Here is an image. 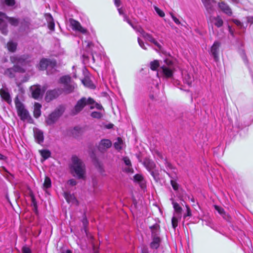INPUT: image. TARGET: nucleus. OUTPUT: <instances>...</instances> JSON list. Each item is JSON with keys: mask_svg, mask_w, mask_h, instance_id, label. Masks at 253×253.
I'll list each match as a JSON object with an SVG mask.
<instances>
[{"mask_svg": "<svg viewBox=\"0 0 253 253\" xmlns=\"http://www.w3.org/2000/svg\"><path fill=\"white\" fill-rule=\"evenodd\" d=\"M58 83L63 84V87H56L47 90L45 96V100L47 102H50L57 99L63 93L68 94L73 92L76 86V84L68 75L60 77L58 80Z\"/></svg>", "mask_w": 253, "mask_h": 253, "instance_id": "nucleus-1", "label": "nucleus"}, {"mask_svg": "<svg viewBox=\"0 0 253 253\" xmlns=\"http://www.w3.org/2000/svg\"><path fill=\"white\" fill-rule=\"evenodd\" d=\"M143 165L154 180L158 181L159 180V170L156 169L155 163L151 160L146 159L143 162Z\"/></svg>", "mask_w": 253, "mask_h": 253, "instance_id": "nucleus-6", "label": "nucleus"}, {"mask_svg": "<svg viewBox=\"0 0 253 253\" xmlns=\"http://www.w3.org/2000/svg\"><path fill=\"white\" fill-rule=\"evenodd\" d=\"M3 15L5 18L7 20L9 23L12 26L17 27L19 25L20 18H17L15 17H10L7 16L5 13L0 12Z\"/></svg>", "mask_w": 253, "mask_h": 253, "instance_id": "nucleus-17", "label": "nucleus"}, {"mask_svg": "<svg viewBox=\"0 0 253 253\" xmlns=\"http://www.w3.org/2000/svg\"><path fill=\"white\" fill-rule=\"evenodd\" d=\"M111 144H112V143H99V147H106L107 148H109L110 147H111Z\"/></svg>", "mask_w": 253, "mask_h": 253, "instance_id": "nucleus-60", "label": "nucleus"}, {"mask_svg": "<svg viewBox=\"0 0 253 253\" xmlns=\"http://www.w3.org/2000/svg\"><path fill=\"white\" fill-rule=\"evenodd\" d=\"M32 97L35 99L42 98L45 92V89L40 84H36L30 87Z\"/></svg>", "mask_w": 253, "mask_h": 253, "instance_id": "nucleus-10", "label": "nucleus"}, {"mask_svg": "<svg viewBox=\"0 0 253 253\" xmlns=\"http://www.w3.org/2000/svg\"><path fill=\"white\" fill-rule=\"evenodd\" d=\"M140 33L146 40L151 42V43L154 42L155 39L151 34L145 32L143 30H141Z\"/></svg>", "mask_w": 253, "mask_h": 253, "instance_id": "nucleus-35", "label": "nucleus"}, {"mask_svg": "<svg viewBox=\"0 0 253 253\" xmlns=\"http://www.w3.org/2000/svg\"><path fill=\"white\" fill-rule=\"evenodd\" d=\"M183 81L184 84H187L189 86H191L193 78L187 73H182Z\"/></svg>", "mask_w": 253, "mask_h": 253, "instance_id": "nucleus-25", "label": "nucleus"}, {"mask_svg": "<svg viewBox=\"0 0 253 253\" xmlns=\"http://www.w3.org/2000/svg\"><path fill=\"white\" fill-rule=\"evenodd\" d=\"M77 183V181L74 179H71L68 181V184L71 186H75Z\"/></svg>", "mask_w": 253, "mask_h": 253, "instance_id": "nucleus-59", "label": "nucleus"}, {"mask_svg": "<svg viewBox=\"0 0 253 253\" xmlns=\"http://www.w3.org/2000/svg\"><path fill=\"white\" fill-rule=\"evenodd\" d=\"M138 42L139 46L144 49H147L146 47L145 46L144 42L140 39V38H138L137 39Z\"/></svg>", "mask_w": 253, "mask_h": 253, "instance_id": "nucleus-53", "label": "nucleus"}, {"mask_svg": "<svg viewBox=\"0 0 253 253\" xmlns=\"http://www.w3.org/2000/svg\"><path fill=\"white\" fill-rule=\"evenodd\" d=\"M159 228L158 224H155L151 227L152 235H157Z\"/></svg>", "mask_w": 253, "mask_h": 253, "instance_id": "nucleus-46", "label": "nucleus"}, {"mask_svg": "<svg viewBox=\"0 0 253 253\" xmlns=\"http://www.w3.org/2000/svg\"><path fill=\"white\" fill-rule=\"evenodd\" d=\"M84 42L87 43V44H86L87 47L90 48L93 45L92 42L85 41Z\"/></svg>", "mask_w": 253, "mask_h": 253, "instance_id": "nucleus-64", "label": "nucleus"}, {"mask_svg": "<svg viewBox=\"0 0 253 253\" xmlns=\"http://www.w3.org/2000/svg\"><path fill=\"white\" fill-rule=\"evenodd\" d=\"M34 137L37 142H43L44 139L43 132L40 130L34 131Z\"/></svg>", "mask_w": 253, "mask_h": 253, "instance_id": "nucleus-30", "label": "nucleus"}, {"mask_svg": "<svg viewBox=\"0 0 253 253\" xmlns=\"http://www.w3.org/2000/svg\"><path fill=\"white\" fill-rule=\"evenodd\" d=\"M225 146L224 143H220L217 147L213 148V154L217 157L223 156Z\"/></svg>", "mask_w": 253, "mask_h": 253, "instance_id": "nucleus-20", "label": "nucleus"}, {"mask_svg": "<svg viewBox=\"0 0 253 253\" xmlns=\"http://www.w3.org/2000/svg\"><path fill=\"white\" fill-rule=\"evenodd\" d=\"M154 8L157 14L161 17H164L165 16L164 12L156 6H154Z\"/></svg>", "mask_w": 253, "mask_h": 253, "instance_id": "nucleus-49", "label": "nucleus"}, {"mask_svg": "<svg viewBox=\"0 0 253 253\" xmlns=\"http://www.w3.org/2000/svg\"><path fill=\"white\" fill-rule=\"evenodd\" d=\"M221 43L219 42L215 41L210 48V54L213 57L214 61L217 62L219 60V47Z\"/></svg>", "mask_w": 253, "mask_h": 253, "instance_id": "nucleus-12", "label": "nucleus"}, {"mask_svg": "<svg viewBox=\"0 0 253 253\" xmlns=\"http://www.w3.org/2000/svg\"><path fill=\"white\" fill-rule=\"evenodd\" d=\"M206 9L207 12L209 14L212 13L214 11L213 5L216 1L214 0H201Z\"/></svg>", "mask_w": 253, "mask_h": 253, "instance_id": "nucleus-15", "label": "nucleus"}, {"mask_svg": "<svg viewBox=\"0 0 253 253\" xmlns=\"http://www.w3.org/2000/svg\"><path fill=\"white\" fill-rule=\"evenodd\" d=\"M164 171L168 174V175L171 178L170 180V184L171 186L172 187V188L175 190L176 191L178 189V184L174 180L176 178V172L174 171V174H170L169 172L165 170H164Z\"/></svg>", "mask_w": 253, "mask_h": 253, "instance_id": "nucleus-18", "label": "nucleus"}, {"mask_svg": "<svg viewBox=\"0 0 253 253\" xmlns=\"http://www.w3.org/2000/svg\"><path fill=\"white\" fill-rule=\"evenodd\" d=\"M43 187L45 188H49L51 186V181L49 177L46 176L43 184Z\"/></svg>", "mask_w": 253, "mask_h": 253, "instance_id": "nucleus-44", "label": "nucleus"}, {"mask_svg": "<svg viewBox=\"0 0 253 253\" xmlns=\"http://www.w3.org/2000/svg\"><path fill=\"white\" fill-rule=\"evenodd\" d=\"M18 44L16 42L13 41H9L6 44V46L8 51L11 53H14L16 51Z\"/></svg>", "mask_w": 253, "mask_h": 253, "instance_id": "nucleus-27", "label": "nucleus"}, {"mask_svg": "<svg viewBox=\"0 0 253 253\" xmlns=\"http://www.w3.org/2000/svg\"><path fill=\"white\" fill-rule=\"evenodd\" d=\"M90 116L93 118L100 119L102 117V114L98 111H93L90 114Z\"/></svg>", "mask_w": 253, "mask_h": 253, "instance_id": "nucleus-48", "label": "nucleus"}, {"mask_svg": "<svg viewBox=\"0 0 253 253\" xmlns=\"http://www.w3.org/2000/svg\"><path fill=\"white\" fill-rule=\"evenodd\" d=\"M153 240L150 244V247L153 249H157L160 246L161 239L157 235H153Z\"/></svg>", "mask_w": 253, "mask_h": 253, "instance_id": "nucleus-26", "label": "nucleus"}, {"mask_svg": "<svg viewBox=\"0 0 253 253\" xmlns=\"http://www.w3.org/2000/svg\"><path fill=\"white\" fill-rule=\"evenodd\" d=\"M218 6L219 8L222 11L223 13L228 16H231L232 14V11L230 6L224 1H221L218 3Z\"/></svg>", "mask_w": 253, "mask_h": 253, "instance_id": "nucleus-14", "label": "nucleus"}, {"mask_svg": "<svg viewBox=\"0 0 253 253\" xmlns=\"http://www.w3.org/2000/svg\"><path fill=\"white\" fill-rule=\"evenodd\" d=\"M4 75L10 78H13L15 76V73L12 67L7 68L4 71Z\"/></svg>", "mask_w": 253, "mask_h": 253, "instance_id": "nucleus-40", "label": "nucleus"}, {"mask_svg": "<svg viewBox=\"0 0 253 253\" xmlns=\"http://www.w3.org/2000/svg\"><path fill=\"white\" fill-rule=\"evenodd\" d=\"M34 109V117L38 119L41 116L42 104L39 102H35Z\"/></svg>", "mask_w": 253, "mask_h": 253, "instance_id": "nucleus-22", "label": "nucleus"}, {"mask_svg": "<svg viewBox=\"0 0 253 253\" xmlns=\"http://www.w3.org/2000/svg\"><path fill=\"white\" fill-rule=\"evenodd\" d=\"M170 201H171V204H172L173 208L174 210V211H175L176 213L175 214L176 215H181V211H182V208L180 206V205L176 202H175L173 199L171 198L170 199Z\"/></svg>", "mask_w": 253, "mask_h": 253, "instance_id": "nucleus-31", "label": "nucleus"}, {"mask_svg": "<svg viewBox=\"0 0 253 253\" xmlns=\"http://www.w3.org/2000/svg\"><path fill=\"white\" fill-rule=\"evenodd\" d=\"M247 23H250L251 24L253 23V16H248L246 17Z\"/></svg>", "mask_w": 253, "mask_h": 253, "instance_id": "nucleus-61", "label": "nucleus"}, {"mask_svg": "<svg viewBox=\"0 0 253 253\" xmlns=\"http://www.w3.org/2000/svg\"><path fill=\"white\" fill-rule=\"evenodd\" d=\"M15 107L17 110L18 116L22 121H27L28 123L32 124L34 120L31 116L29 111L26 109L24 104L19 100L18 97L15 99Z\"/></svg>", "mask_w": 253, "mask_h": 253, "instance_id": "nucleus-3", "label": "nucleus"}, {"mask_svg": "<svg viewBox=\"0 0 253 253\" xmlns=\"http://www.w3.org/2000/svg\"><path fill=\"white\" fill-rule=\"evenodd\" d=\"M83 128L79 126H76L71 130V133L73 137H78L81 136L83 133Z\"/></svg>", "mask_w": 253, "mask_h": 253, "instance_id": "nucleus-23", "label": "nucleus"}, {"mask_svg": "<svg viewBox=\"0 0 253 253\" xmlns=\"http://www.w3.org/2000/svg\"><path fill=\"white\" fill-rule=\"evenodd\" d=\"M124 143H114V147L116 149L120 150L123 148V145Z\"/></svg>", "mask_w": 253, "mask_h": 253, "instance_id": "nucleus-57", "label": "nucleus"}, {"mask_svg": "<svg viewBox=\"0 0 253 253\" xmlns=\"http://www.w3.org/2000/svg\"><path fill=\"white\" fill-rule=\"evenodd\" d=\"M159 73L165 79H172L173 77L174 69L169 66L163 65L160 67Z\"/></svg>", "mask_w": 253, "mask_h": 253, "instance_id": "nucleus-11", "label": "nucleus"}, {"mask_svg": "<svg viewBox=\"0 0 253 253\" xmlns=\"http://www.w3.org/2000/svg\"><path fill=\"white\" fill-rule=\"evenodd\" d=\"M70 27L73 31H77L79 28H81V24L77 20L71 18L69 20Z\"/></svg>", "mask_w": 253, "mask_h": 253, "instance_id": "nucleus-29", "label": "nucleus"}, {"mask_svg": "<svg viewBox=\"0 0 253 253\" xmlns=\"http://www.w3.org/2000/svg\"><path fill=\"white\" fill-rule=\"evenodd\" d=\"M214 25L217 28H220L223 26V21L219 16L213 18Z\"/></svg>", "mask_w": 253, "mask_h": 253, "instance_id": "nucleus-33", "label": "nucleus"}, {"mask_svg": "<svg viewBox=\"0 0 253 253\" xmlns=\"http://www.w3.org/2000/svg\"><path fill=\"white\" fill-rule=\"evenodd\" d=\"M93 102L94 99L90 97H88V98H86L85 97H82L77 101L73 109L72 110V114L73 115H78L86 106H89V104H91Z\"/></svg>", "mask_w": 253, "mask_h": 253, "instance_id": "nucleus-5", "label": "nucleus"}, {"mask_svg": "<svg viewBox=\"0 0 253 253\" xmlns=\"http://www.w3.org/2000/svg\"><path fill=\"white\" fill-rule=\"evenodd\" d=\"M152 43H153L156 46H157L159 50L162 49V46L155 39Z\"/></svg>", "mask_w": 253, "mask_h": 253, "instance_id": "nucleus-56", "label": "nucleus"}, {"mask_svg": "<svg viewBox=\"0 0 253 253\" xmlns=\"http://www.w3.org/2000/svg\"><path fill=\"white\" fill-rule=\"evenodd\" d=\"M165 161V165L167 169V170L171 169L172 170V174H174V171H176L175 168L170 163H169L166 159L164 160Z\"/></svg>", "mask_w": 253, "mask_h": 253, "instance_id": "nucleus-45", "label": "nucleus"}, {"mask_svg": "<svg viewBox=\"0 0 253 253\" xmlns=\"http://www.w3.org/2000/svg\"><path fill=\"white\" fill-rule=\"evenodd\" d=\"M170 16L172 18V19L173 20V21L174 22V23L177 24V25H180V21L179 20V19L178 18H177L172 13H170Z\"/></svg>", "mask_w": 253, "mask_h": 253, "instance_id": "nucleus-52", "label": "nucleus"}, {"mask_svg": "<svg viewBox=\"0 0 253 253\" xmlns=\"http://www.w3.org/2000/svg\"><path fill=\"white\" fill-rule=\"evenodd\" d=\"M19 31L24 32L28 30L30 28V22L28 18H20L19 22Z\"/></svg>", "mask_w": 253, "mask_h": 253, "instance_id": "nucleus-16", "label": "nucleus"}, {"mask_svg": "<svg viewBox=\"0 0 253 253\" xmlns=\"http://www.w3.org/2000/svg\"><path fill=\"white\" fill-rule=\"evenodd\" d=\"M0 31L1 33L4 35H6L8 33L7 24L5 21L2 19L0 18Z\"/></svg>", "mask_w": 253, "mask_h": 253, "instance_id": "nucleus-28", "label": "nucleus"}, {"mask_svg": "<svg viewBox=\"0 0 253 253\" xmlns=\"http://www.w3.org/2000/svg\"><path fill=\"white\" fill-rule=\"evenodd\" d=\"M30 58L28 54L14 55L10 57V60L13 64L25 66L30 62Z\"/></svg>", "mask_w": 253, "mask_h": 253, "instance_id": "nucleus-7", "label": "nucleus"}, {"mask_svg": "<svg viewBox=\"0 0 253 253\" xmlns=\"http://www.w3.org/2000/svg\"><path fill=\"white\" fill-rule=\"evenodd\" d=\"M249 125V123L247 125H244L238 121L235 123V127L238 129V132L240 135H241L242 131H244L245 133L248 131V128L247 126H248Z\"/></svg>", "mask_w": 253, "mask_h": 253, "instance_id": "nucleus-21", "label": "nucleus"}, {"mask_svg": "<svg viewBox=\"0 0 253 253\" xmlns=\"http://www.w3.org/2000/svg\"><path fill=\"white\" fill-rule=\"evenodd\" d=\"M0 95L1 99L8 104H10L12 102V99L10 94L7 88H2L0 89Z\"/></svg>", "mask_w": 253, "mask_h": 253, "instance_id": "nucleus-13", "label": "nucleus"}, {"mask_svg": "<svg viewBox=\"0 0 253 253\" xmlns=\"http://www.w3.org/2000/svg\"><path fill=\"white\" fill-rule=\"evenodd\" d=\"M82 223H83V226H84V232L86 233V234H87V227L88 226V220H87L86 216H84L83 218V219L82 220Z\"/></svg>", "mask_w": 253, "mask_h": 253, "instance_id": "nucleus-50", "label": "nucleus"}, {"mask_svg": "<svg viewBox=\"0 0 253 253\" xmlns=\"http://www.w3.org/2000/svg\"><path fill=\"white\" fill-rule=\"evenodd\" d=\"M65 110V107L60 105L45 118V122L47 126H52L56 123Z\"/></svg>", "mask_w": 253, "mask_h": 253, "instance_id": "nucleus-4", "label": "nucleus"}, {"mask_svg": "<svg viewBox=\"0 0 253 253\" xmlns=\"http://www.w3.org/2000/svg\"><path fill=\"white\" fill-rule=\"evenodd\" d=\"M123 160L125 165L127 166V168L125 169V171L128 173L133 172V170L131 168V164L129 159L127 157H125Z\"/></svg>", "mask_w": 253, "mask_h": 253, "instance_id": "nucleus-32", "label": "nucleus"}, {"mask_svg": "<svg viewBox=\"0 0 253 253\" xmlns=\"http://www.w3.org/2000/svg\"><path fill=\"white\" fill-rule=\"evenodd\" d=\"M181 215L174 214L171 219V224L172 227L175 229L178 225V222L179 220L181 218Z\"/></svg>", "mask_w": 253, "mask_h": 253, "instance_id": "nucleus-34", "label": "nucleus"}, {"mask_svg": "<svg viewBox=\"0 0 253 253\" xmlns=\"http://www.w3.org/2000/svg\"><path fill=\"white\" fill-rule=\"evenodd\" d=\"M215 209L221 215H224L225 214L224 210L223 208L219 207L217 206H214Z\"/></svg>", "mask_w": 253, "mask_h": 253, "instance_id": "nucleus-51", "label": "nucleus"}, {"mask_svg": "<svg viewBox=\"0 0 253 253\" xmlns=\"http://www.w3.org/2000/svg\"><path fill=\"white\" fill-rule=\"evenodd\" d=\"M22 252L23 253H31V250L29 248L24 246L22 248Z\"/></svg>", "mask_w": 253, "mask_h": 253, "instance_id": "nucleus-58", "label": "nucleus"}, {"mask_svg": "<svg viewBox=\"0 0 253 253\" xmlns=\"http://www.w3.org/2000/svg\"><path fill=\"white\" fill-rule=\"evenodd\" d=\"M12 68L13 69L14 73H23L25 72V70L23 68V66L18 65L17 64H14V66Z\"/></svg>", "mask_w": 253, "mask_h": 253, "instance_id": "nucleus-39", "label": "nucleus"}, {"mask_svg": "<svg viewBox=\"0 0 253 253\" xmlns=\"http://www.w3.org/2000/svg\"><path fill=\"white\" fill-rule=\"evenodd\" d=\"M149 98L152 102L156 100V96L152 94L149 95Z\"/></svg>", "mask_w": 253, "mask_h": 253, "instance_id": "nucleus-62", "label": "nucleus"}, {"mask_svg": "<svg viewBox=\"0 0 253 253\" xmlns=\"http://www.w3.org/2000/svg\"><path fill=\"white\" fill-rule=\"evenodd\" d=\"M0 1L3 5L9 7L13 6L16 4L15 0H1Z\"/></svg>", "mask_w": 253, "mask_h": 253, "instance_id": "nucleus-41", "label": "nucleus"}, {"mask_svg": "<svg viewBox=\"0 0 253 253\" xmlns=\"http://www.w3.org/2000/svg\"><path fill=\"white\" fill-rule=\"evenodd\" d=\"M121 1L120 0H114V3L115 6L118 8L121 5Z\"/></svg>", "mask_w": 253, "mask_h": 253, "instance_id": "nucleus-63", "label": "nucleus"}, {"mask_svg": "<svg viewBox=\"0 0 253 253\" xmlns=\"http://www.w3.org/2000/svg\"><path fill=\"white\" fill-rule=\"evenodd\" d=\"M95 108L98 110H100L103 109L102 106L100 104L96 102L94 100V102L92 103L89 104V109L92 110L94 109Z\"/></svg>", "mask_w": 253, "mask_h": 253, "instance_id": "nucleus-42", "label": "nucleus"}, {"mask_svg": "<svg viewBox=\"0 0 253 253\" xmlns=\"http://www.w3.org/2000/svg\"><path fill=\"white\" fill-rule=\"evenodd\" d=\"M160 66L159 61L157 60H154L150 63V68L153 71H157Z\"/></svg>", "mask_w": 253, "mask_h": 253, "instance_id": "nucleus-36", "label": "nucleus"}, {"mask_svg": "<svg viewBox=\"0 0 253 253\" xmlns=\"http://www.w3.org/2000/svg\"><path fill=\"white\" fill-rule=\"evenodd\" d=\"M232 22L236 25L237 27L239 30L242 31L241 32H237L236 31L235 29L233 28L232 26L228 25V30L229 34L233 38H234L235 36V34H241L242 32H244L245 30L247 27V23H246V26H245L243 23L241 22L240 20L238 19H233Z\"/></svg>", "mask_w": 253, "mask_h": 253, "instance_id": "nucleus-8", "label": "nucleus"}, {"mask_svg": "<svg viewBox=\"0 0 253 253\" xmlns=\"http://www.w3.org/2000/svg\"><path fill=\"white\" fill-rule=\"evenodd\" d=\"M133 180L135 182H138L142 187L143 181V177L141 174H136L133 176Z\"/></svg>", "mask_w": 253, "mask_h": 253, "instance_id": "nucleus-43", "label": "nucleus"}, {"mask_svg": "<svg viewBox=\"0 0 253 253\" xmlns=\"http://www.w3.org/2000/svg\"><path fill=\"white\" fill-rule=\"evenodd\" d=\"M45 17L48 24V28L51 31H54L55 23L52 15L50 13H47L45 14Z\"/></svg>", "mask_w": 253, "mask_h": 253, "instance_id": "nucleus-19", "label": "nucleus"}, {"mask_svg": "<svg viewBox=\"0 0 253 253\" xmlns=\"http://www.w3.org/2000/svg\"><path fill=\"white\" fill-rule=\"evenodd\" d=\"M81 81L82 84L85 86L87 87L90 89H94L95 88V86L93 83L88 77H85Z\"/></svg>", "mask_w": 253, "mask_h": 253, "instance_id": "nucleus-24", "label": "nucleus"}, {"mask_svg": "<svg viewBox=\"0 0 253 253\" xmlns=\"http://www.w3.org/2000/svg\"><path fill=\"white\" fill-rule=\"evenodd\" d=\"M39 152L44 160H46L50 157V152L46 149L39 150Z\"/></svg>", "mask_w": 253, "mask_h": 253, "instance_id": "nucleus-38", "label": "nucleus"}, {"mask_svg": "<svg viewBox=\"0 0 253 253\" xmlns=\"http://www.w3.org/2000/svg\"><path fill=\"white\" fill-rule=\"evenodd\" d=\"M114 125L111 123L106 124L104 125V127L105 128L108 129L113 128L114 127Z\"/></svg>", "mask_w": 253, "mask_h": 253, "instance_id": "nucleus-54", "label": "nucleus"}, {"mask_svg": "<svg viewBox=\"0 0 253 253\" xmlns=\"http://www.w3.org/2000/svg\"><path fill=\"white\" fill-rule=\"evenodd\" d=\"M185 207L186 209V212L183 214V218L186 219L187 217L192 216L191 211L188 205H186Z\"/></svg>", "mask_w": 253, "mask_h": 253, "instance_id": "nucleus-47", "label": "nucleus"}, {"mask_svg": "<svg viewBox=\"0 0 253 253\" xmlns=\"http://www.w3.org/2000/svg\"><path fill=\"white\" fill-rule=\"evenodd\" d=\"M64 198L68 203H73L75 200L74 196L67 192H64Z\"/></svg>", "mask_w": 253, "mask_h": 253, "instance_id": "nucleus-37", "label": "nucleus"}, {"mask_svg": "<svg viewBox=\"0 0 253 253\" xmlns=\"http://www.w3.org/2000/svg\"><path fill=\"white\" fill-rule=\"evenodd\" d=\"M71 171L74 176L78 179H84L85 174V167L83 162L77 156L74 155L71 158Z\"/></svg>", "mask_w": 253, "mask_h": 253, "instance_id": "nucleus-2", "label": "nucleus"}, {"mask_svg": "<svg viewBox=\"0 0 253 253\" xmlns=\"http://www.w3.org/2000/svg\"><path fill=\"white\" fill-rule=\"evenodd\" d=\"M56 64L55 60L43 58L40 60L39 68L42 71L45 70L47 68L54 69L56 66Z\"/></svg>", "mask_w": 253, "mask_h": 253, "instance_id": "nucleus-9", "label": "nucleus"}, {"mask_svg": "<svg viewBox=\"0 0 253 253\" xmlns=\"http://www.w3.org/2000/svg\"><path fill=\"white\" fill-rule=\"evenodd\" d=\"M78 32H80V33H82V34L87 35L88 33V32L86 30V29L83 27L82 26H81V28H79V29L77 31Z\"/></svg>", "mask_w": 253, "mask_h": 253, "instance_id": "nucleus-55", "label": "nucleus"}]
</instances>
